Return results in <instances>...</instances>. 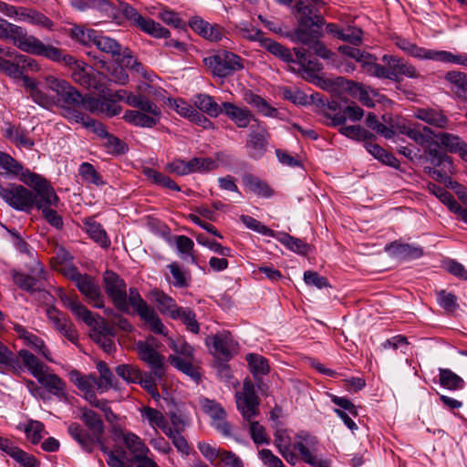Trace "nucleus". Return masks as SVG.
I'll return each mask as SVG.
<instances>
[{"label": "nucleus", "mask_w": 467, "mask_h": 467, "mask_svg": "<svg viewBox=\"0 0 467 467\" xmlns=\"http://www.w3.org/2000/svg\"><path fill=\"white\" fill-rule=\"evenodd\" d=\"M45 426L38 420H30L25 427L26 438L32 444L39 443L43 438Z\"/></svg>", "instance_id": "69168bd1"}, {"label": "nucleus", "mask_w": 467, "mask_h": 467, "mask_svg": "<svg viewBox=\"0 0 467 467\" xmlns=\"http://www.w3.org/2000/svg\"><path fill=\"white\" fill-rule=\"evenodd\" d=\"M146 325L150 327V331L162 336H167L168 330L161 322L156 311L150 307L142 316L140 317Z\"/></svg>", "instance_id": "864d4df0"}, {"label": "nucleus", "mask_w": 467, "mask_h": 467, "mask_svg": "<svg viewBox=\"0 0 467 467\" xmlns=\"http://www.w3.org/2000/svg\"><path fill=\"white\" fill-rule=\"evenodd\" d=\"M114 435L116 438L122 440L125 447L133 455L138 465L145 464L147 461H152L149 457L150 451L140 437L121 428H114Z\"/></svg>", "instance_id": "2eb2a0df"}, {"label": "nucleus", "mask_w": 467, "mask_h": 467, "mask_svg": "<svg viewBox=\"0 0 467 467\" xmlns=\"http://www.w3.org/2000/svg\"><path fill=\"white\" fill-rule=\"evenodd\" d=\"M444 78L449 82L451 90L467 103V74L460 71H449Z\"/></svg>", "instance_id": "c9c22d12"}, {"label": "nucleus", "mask_w": 467, "mask_h": 467, "mask_svg": "<svg viewBox=\"0 0 467 467\" xmlns=\"http://www.w3.org/2000/svg\"><path fill=\"white\" fill-rule=\"evenodd\" d=\"M150 296L152 300H154V302L157 304L160 312L163 315L169 316L171 318H172V316H174L176 311H178L180 308L171 296L164 294L161 290H151Z\"/></svg>", "instance_id": "e433bc0d"}, {"label": "nucleus", "mask_w": 467, "mask_h": 467, "mask_svg": "<svg viewBox=\"0 0 467 467\" xmlns=\"http://www.w3.org/2000/svg\"><path fill=\"white\" fill-rule=\"evenodd\" d=\"M376 57L371 55V59H367L363 68L370 76L394 80L395 74L390 71V67L379 65L376 62Z\"/></svg>", "instance_id": "a18cd8bd"}, {"label": "nucleus", "mask_w": 467, "mask_h": 467, "mask_svg": "<svg viewBox=\"0 0 467 467\" xmlns=\"http://www.w3.org/2000/svg\"><path fill=\"white\" fill-rule=\"evenodd\" d=\"M396 134H403L408 136L420 146H428L433 140L434 132L428 127L420 125L397 124L394 127Z\"/></svg>", "instance_id": "412c9836"}, {"label": "nucleus", "mask_w": 467, "mask_h": 467, "mask_svg": "<svg viewBox=\"0 0 467 467\" xmlns=\"http://www.w3.org/2000/svg\"><path fill=\"white\" fill-rule=\"evenodd\" d=\"M127 304L128 306L130 305L132 306L139 317L142 316L151 307L141 297L136 287H130L129 294L127 295Z\"/></svg>", "instance_id": "e2e57ef3"}, {"label": "nucleus", "mask_w": 467, "mask_h": 467, "mask_svg": "<svg viewBox=\"0 0 467 467\" xmlns=\"http://www.w3.org/2000/svg\"><path fill=\"white\" fill-rule=\"evenodd\" d=\"M0 371L3 373H14L16 375H20L24 372L23 366L18 357L2 342H0Z\"/></svg>", "instance_id": "c85d7f7f"}, {"label": "nucleus", "mask_w": 467, "mask_h": 467, "mask_svg": "<svg viewBox=\"0 0 467 467\" xmlns=\"http://www.w3.org/2000/svg\"><path fill=\"white\" fill-rule=\"evenodd\" d=\"M169 359L174 368L188 375L195 382L201 379V375L197 368L192 364L191 358L187 359L180 356H170Z\"/></svg>", "instance_id": "de8ad7c7"}, {"label": "nucleus", "mask_w": 467, "mask_h": 467, "mask_svg": "<svg viewBox=\"0 0 467 467\" xmlns=\"http://www.w3.org/2000/svg\"><path fill=\"white\" fill-rule=\"evenodd\" d=\"M189 25L194 32L209 41L217 42L223 37L222 26L216 24H210L199 16L192 17Z\"/></svg>", "instance_id": "b1692460"}, {"label": "nucleus", "mask_w": 467, "mask_h": 467, "mask_svg": "<svg viewBox=\"0 0 467 467\" xmlns=\"http://www.w3.org/2000/svg\"><path fill=\"white\" fill-rule=\"evenodd\" d=\"M250 126L245 149L249 158L260 160L268 150L271 136L264 123L257 119Z\"/></svg>", "instance_id": "1a4fd4ad"}, {"label": "nucleus", "mask_w": 467, "mask_h": 467, "mask_svg": "<svg viewBox=\"0 0 467 467\" xmlns=\"http://www.w3.org/2000/svg\"><path fill=\"white\" fill-rule=\"evenodd\" d=\"M192 100L198 111L207 114L211 118H216L223 112V104L219 105L209 94H197Z\"/></svg>", "instance_id": "c756f323"}, {"label": "nucleus", "mask_w": 467, "mask_h": 467, "mask_svg": "<svg viewBox=\"0 0 467 467\" xmlns=\"http://www.w3.org/2000/svg\"><path fill=\"white\" fill-rule=\"evenodd\" d=\"M16 356L19 360H22L23 368L25 367L35 379L39 377L43 372H46L49 368L27 349H20Z\"/></svg>", "instance_id": "72a5a7b5"}, {"label": "nucleus", "mask_w": 467, "mask_h": 467, "mask_svg": "<svg viewBox=\"0 0 467 467\" xmlns=\"http://www.w3.org/2000/svg\"><path fill=\"white\" fill-rule=\"evenodd\" d=\"M119 2V10L126 19L140 28L144 33L156 38H168L171 36L170 31L161 24L152 19L143 17L130 4L118 0Z\"/></svg>", "instance_id": "6e6552de"}, {"label": "nucleus", "mask_w": 467, "mask_h": 467, "mask_svg": "<svg viewBox=\"0 0 467 467\" xmlns=\"http://www.w3.org/2000/svg\"><path fill=\"white\" fill-rule=\"evenodd\" d=\"M99 377L97 378V389L102 393L113 387V374L105 362L97 365Z\"/></svg>", "instance_id": "680f3d73"}, {"label": "nucleus", "mask_w": 467, "mask_h": 467, "mask_svg": "<svg viewBox=\"0 0 467 467\" xmlns=\"http://www.w3.org/2000/svg\"><path fill=\"white\" fill-rule=\"evenodd\" d=\"M17 20L19 21H26L31 24L39 25L47 28H50L52 26V21L47 18L42 13L33 10L27 9L25 7H20V11H18Z\"/></svg>", "instance_id": "37998d69"}, {"label": "nucleus", "mask_w": 467, "mask_h": 467, "mask_svg": "<svg viewBox=\"0 0 467 467\" xmlns=\"http://www.w3.org/2000/svg\"><path fill=\"white\" fill-rule=\"evenodd\" d=\"M191 173H204L218 168L217 162L212 158H192L189 161Z\"/></svg>", "instance_id": "0e129e2a"}, {"label": "nucleus", "mask_w": 467, "mask_h": 467, "mask_svg": "<svg viewBox=\"0 0 467 467\" xmlns=\"http://www.w3.org/2000/svg\"><path fill=\"white\" fill-rule=\"evenodd\" d=\"M75 285L93 307H104V296L101 288L92 276L84 274Z\"/></svg>", "instance_id": "a211bd4d"}, {"label": "nucleus", "mask_w": 467, "mask_h": 467, "mask_svg": "<svg viewBox=\"0 0 467 467\" xmlns=\"http://www.w3.org/2000/svg\"><path fill=\"white\" fill-rule=\"evenodd\" d=\"M99 33V32L95 29L88 28L80 25H74L69 29V36L71 39L87 47L95 44Z\"/></svg>", "instance_id": "4c0bfd02"}, {"label": "nucleus", "mask_w": 467, "mask_h": 467, "mask_svg": "<svg viewBox=\"0 0 467 467\" xmlns=\"http://www.w3.org/2000/svg\"><path fill=\"white\" fill-rule=\"evenodd\" d=\"M205 344L214 357L224 361L230 360L237 353L238 349V343L228 331H223L214 336L207 337Z\"/></svg>", "instance_id": "ddd939ff"}, {"label": "nucleus", "mask_w": 467, "mask_h": 467, "mask_svg": "<svg viewBox=\"0 0 467 467\" xmlns=\"http://www.w3.org/2000/svg\"><path fill=\"white\" fill-rule=\"evenodd\" d=\"M30 273L32 275H15V282L20 288L33 292L39 289L38 280L45 278L44 267L38 260L34 261Z\"/></svg>", "instance_id": "393cba45"}, {"label": "nucleus", "mask_w": 467, "mask_h": 467, "mask_svg": "<svg viewBox=\"0 0 467 467\" xmlns=\"http://www.w3.org/2000/svg\"><path fill=\"white\" fill-rule=\"evenodd\" d=\"M26 174L27 177L24 179V182L34 188V206L40 211L57 208L59 198L47 181L33 172H27Z\"/></svg>", "instance_id": "0eeeda50"}, {"label": "nucleus", "mask_w": 467, "mask_h": 467, "mask_svg": "<svg viewBox=\"0 0 467 467\" xmlns=\"http://www.w3.org/2000/svg\"><path fill=\"white\" fill-rule=\"evenodd\" d=\"M309 22V18L299 17L297 19V27L288 33L286 35L287 37H289L292 42L311 46L322 34L318 29L311 27Z\"/></svg>", "instance_id": "6ab92c4d"}, {"label": "nucleus", "mask_w": 467, "mask_h": 467, "mask_svg": "<svg viewBox=\"0 0 467 467\" xmlns=\"http://www.w3.org/2000/svg\"><path fill=\"white\" fill-rule=\"evenodd\" d=\"M70 380L83 392L94 389L97 387V377L95 375H82L77 370L69 373Z\"/></svg>", "instance_id": "4d7b16f0"}, {"label": "nucleus", "mask_w": 467, "mask_h": 467, "mask_svg": "<svg viewBox=\"0 0 467 467\" xmlns=\"http://www.w3.org/2000/svg\"><path fill=\"white\" fill-rule=\"evenodd\" d=\"M200 405L202 410L211 417L212 425L223 436H231V425L225 420L226 412L221 404L213 400L202 398Z\"/></svg>", "instance_id": "f3484780"}, {"label": "nucleus", "mask_w": 467, "mask_h": 467, "mask_svg": "<svg viewBox=\"0 0 467 467\" xmlns=\"http://www.w3.org/2000/svg\"><path fill=\"white\" fill-rule=\"evenodd\" d=\"M100 51L109 54L112 57H123L132 58L129 48H122L121 45L109 36H102L99 33V36L94 44Z\"/></svg>", "instance_id": "cd10ccee"}, {"label": "nucleus", "mask_w": 467, "mask_h": 467, "mask_svg": "<svg viewBox=\"0 0 467 467\" xmlns=\"http://www.w3.org/2000/svg\"><path fill=\"white\" fill-rule=\"evenodd\" d=\"M14 330L26 346L43 356L47 360L53 361L51 353L42 338L19 324H15Z\"/></svg>", "instance_id": "4be33fe9"}, {"label": "nucleus", "mask_w": 467, "mask_h": 467, "mask_svg": "<svg viewBox=\"0 0 467 467\" xmlns=\"http://www.w3.org/2000/svg\"><path fill=\"white\" fill-rule=\"evenodd\" d=\"M0 38L11 39L14 45L23 52L36 55L39 53L43 42L19 26L0 19Z\"/></svg>", "instance_id": "39448f33"}, {"label": "nucleus", "mask_w": 467, "mask_h": 467, "mask_svg": "<svg viewBox=\"0 0 467 467\" xmlns=\"http://www.w3.org/2000/svg\"><path fill=\"white\" fill-rule=\"evenodd\" d=\"M172 319H182L188 330L194 334H198L200 331L196 315L188 307H180L176 314L172 316Z\"/></svg>", "instance_id": "bf43d9fd"}, {"label": "nucleus", "mask_w": 467, "mask_h": 467, "mask_svg": "<svg viewBox=\"0 0 467 467\" xmlns=\"http://www.w3.org/2000/svg\"><path fill=\"white\" fill-rule=\"evenodd\" d=\"M237 409L243 418L248 421L259 413V398L255 392L253 382L245 379L243 384V390L235 393Z\"/></svg>", "instance_id": "f8f14e48"}, {"label": "nucleus", "mask_w": 467, "mask_h": 467, "mask_svg": "<svg viewBox=\"0 0 467 467\" xmlns=\"http://www.w3.org/2000/svg\"><path fill=\"white\" fill-rule=\"evenodd\" d=\"M0 197L17 211L28 212L34 207V193L22 185L0 183Z\"/></svg>", "instance_id": "9d476101"}, {"label": "nucleus", "mask_w": 467, "mask_h": 467, "mask_svg": "<svg viewBox=\"0 0 467 467\" xmlns=\"http://www.w3.org/2000/svg\"><path fill=\"white\" fill-rule=\"evenodd\" d=\"M439 382L449 390H459L465 385L464 380L449 368H439Z\"/></svg>", "instance_id": "a19ab883"}, {"label": "nucleus", "mask_w": 467, "mask_h": 467, "mask_svg": "<svg viewBox=\"0 0 467 467\" xmlns=\"http://www.w3.org/2000/svg\"><path fill=\"white\" fill-rule=\"evenodd\" d=\"M37 56L53 62H62L70 70L72 80L81 87L94 90L101 89L102 84L98 78L103 77V74L95 73L93 68L82 60L77 59L71 55L63 54L61 49L46 44H43Z\"/></svg>", "instance_id": "f03ea898"}, {"label": "nucleus", "mask_w": 467, "mask_h": 467, "mask_svg": "<svg viewBox=\"0 0 467 467\" xmlns=\"http://www.w3.org/2000/svg\"><path fill=\"white\" fill-rule=\"evenodd\" d=\"M81 420L92 433L88 434L78 423L73 422L67 428L69 435L88 452L93 451L96 444L103 446L104 423L99 416L91 410H86L81 415Z\"/></svg>", "instance_id": "7ed1b4c3"}, {"label": "nucleus", "mask_w": 467, "mask_h": 467, "mask_svg": "<svg viewBox=\"0 0 467 467\" xmlns=\"http://www.w3.org/2000/svg\"><path fill=\"white\" fill-rule=\"evenodd\" d=\"M277 241L287 247L289 250L300 254H306L309 251V245L303 240L293 237L285 233H278Z\"/></svg>", "instance_id": "09e8293b"}, {"label": "nucleus", "mask_w": 467, "mask_h": 467, "mask_svg": "<svg viewBox=\"0 0 467 467\" xmlns=\"http://www.w3.org/2000/svg\"><path fill=\"white\" fill-rule=\"evenodd\" d=\"M140 414L142 422H147L157 432L158 429L163 427L167 420L163 413L157 409L144 406L140 409Z\"/></svg>", "instance_id": "ea45409f"}, {"label": "nucleus", "mask_w": 467, "mask_h": 467, "mask_svg": "<svg viewBox=\"0 0 467 467\" xmlns=\"http://www.w3.org/2000/svg\"><path fill=\"white\" fill-rule=\"evenodd\" d=\"M294 450L297 451L304 462L311 467H330L329 462L318 457L317 440L307 432L299 433L293 444Z\"/></svg>", "instance_id": "9b49d317"}, {"label": "nucleus", "mask_w": 467, "mask_h": 467, "mask_svg": "<svg viewBox=\"0 0 467 467\" xmlns=\"http://www.w3.org/2000/svg\"><path fill=\"white\" fill-rule=\"evenodd\" d=\"M36 379L45 389L59 400H67L66 382L57 374L53 373L50 368Z\"/></svg>", "instance_id": "aec40b11"}, {"label": "nucleus", "mask_w": 467, "mask_h": 467, "mask_svg": "<svg viewBox=\"0 0 467 467\" xmlns=\"http://www.w3.org/2000/svg\"><path fill=\"white\" fill-rule=\"evenodd\" d=\"M0 171L5 175H13L20 178L22 182L27 177V169H24L21 163L11 157L9 154L0 151Z\"/></svg>", "instance_id": "f704fd0d"}, {"label": "nucleus", "mask_w": 467, "mask_h": 467, "mask_svg": "<svg viewBox=\"0 0 467 467\" xmlns=\"http://www.w3.org/2000/svg\"><path fill=\"white\" fill-rule=\"evenodd\" d=\"M10 457L22 467H40L39 461L34 455L27 453L17 446L11 451Z\"/></svg>", "instance_id": "774afa93"}, {"label": "nucleus", "mask_w": 467, "mask_h": 467, "mask_svg": "<svg viewBox=\"0 0 467 467\" xmlns=\"http://www.w3.org/2000/svg\"><path fill=\"white\" fill-rule=\"evenodd\" d=\"M382 60L390 67V71L395 74L394 79H398L401 76L411 78L420 77L419 72L411 64L406 63L396 57L384 55Z\"/></svg>", "instance_id": "7c9ffc66"}, {"label": "nucleus", "mask_w": 467, "mask_h": 467, "mask_svg": "<svg viewBox=\"0 0 467 467\" xmlns=\"http://www.w3.org/2000/svg\"><path fill=\"white\" fill-rule=\"evenodd\" d=\"M365 148L375 159L379 160L382 163L390 167H397L399 165V161L379 145L372 142H366Z\"/></svg>", "instance_id": "3c124183"}, {"label": "nucleus", "mask_w": 467, "mask_h": 467, "mask_svg": "<svg viewBox=\"0 0 467 467\" xmlns=\"http://www.w3.org/2000/svg\"><path fill=\"white\" fill-rule=\"evenodd\" d=\"M129 106L134 109L126 110L123 119L133 126L151 129L161 120V108L145 95L141 94L137 100L130 99Z\"/></svg>", "instance_id": "20e7f679"}, {"label": "nucleus", "mask_w": 467, "mask_h": 467, "mask_svg": "<svg viewBox=\"0 0 467 467\" xmlns=\"http://www.w3.org/2000/svg\"><path fill=\"white\" fill-rule=\"evenodd\" d=\"M116 373L127 383L137 384L140 380L142 371L136 365L121 364L116 368Z\"/></svg>", "instance_id": "13d9d810"}, {"label": "nucleus", "mask_w": 467, "mask_h": 467, "mask_svg": "<svg viewBox=\"0 0 467 467\" xmlns=\"http://www.w3.org/2000/svg\"><path fill=\"white\" fill-rule=\"evenodd\" d=\"M105 290L114 306L121 312H128L127 287L125 281L112 271H106L103 276Z\"/></svg>", "instance_id": "4468645a"}, {"label": "nucleus", "mask_w": 467, "mask_h": 467, "mask_svg": "<svg viewBox=\"0 0 467 467\" xmlns=\"http://www.w3.org/2000/svg\"><path fill=\"white\" fill-rule=\"evenodd\" d=\"M109 72V83H114L116 85L124 86L128 84L130 78L126 69L120 65L114 63L107 67Z\"/></svg>", "instance_id": "338daca9"}, {"label": "nucleus", "mask_w": 467, "mask_h": 467, "mask_svg": "<svg viewBox=\"0 0 467 467\" xmlns=\"http://www.w3.org/2000/svg\"><path fill=\"white\" fill-rule=\"evenodd\" d=\"M245 359L248 363L251 373L254 378L265 375L269 372V365L267 359L261 355L250 353L247 354Z\"/></svg>", "instance_id": "8fccbe9b"}, {"label": "nucleus", "mask_w": 467, "mask_h": 467, "mask_svg": "<svg viewBox=\"0 0 467 467\" xmlns=\"http://www.w3.org/2000/svg\"><path fill=\"white\" fill-rule=\"evenodd\" d=\"M367 126L378 134L383 136L386 139H392L396 135L394 130V125L390 127L386 126L379 121L377 116L373 113H368L366 118Z\"/></svg>", "instance_id": "052dcab7"}, {"label": "nucleus", "mask_w": 467, "mask_h": 467, "mask_svg": "<svg viewBox=\"0 0 467 467\" xmlns=\"http://www.w3.org/2000/svg\"><path fill=\"white\" fill-rule=\"evenodd\" d=\"M236 29L243 38L258 42L261 47L263 46V40L267 39V37L264 36L262 30L247 22H241L236 26Z\"/></svg>", "instance_id": "5fc2aeb1"}, {"label": "nucleus", "mask_w": 467, "mask_h": 467, "mask_svg": "<svg viewBox=\"0 0 467 467\" xmlns=\"http://www.w3.org/2000/svg\"><path fill=\"white\" fill-rule=\"evenodd\" d=\"M389 249L393 254L403 259H416L423 254L421 247L409 244L394 242L390 244Z\"/></svg>", "instance_id": "79ce46f5"}, {"label": "nucleus", "mask_w": 467, "mask_h": 467, "mask_svg": "<svg viewBox=\"0 0 467 467\" xmlns=\"http://www.w3.org/2000/svg\"><path fill=\"white\" fill-rule=\"evenodd\" d=\"M175 244L177 254L182 260L192 265H197V260L193 254L194 243L186 235L175 236Z\"/></svg>", "instance_id": "58836bf2"}, {"label": "nucleus", "mask_w": 467, "mask_h": 467, "mask_svg": "<svg viewBox=\"0 0 467 467\" xmlns=\"http://www.w3.org/2000/svg\"><path fill=\"white\" fill-rule=\"evenodd\" d=\"M262 47L265 48L268 52H270L275 57L280 58L284 62L295 63V58L290 49L284 47L278 42L267 38L266 40H263Z\"/></svg>", "instance_id": "c03bdc74"}, {"label": "nucleus", "mask_w": 467, "mask_h": 467, "mask_svg": "<svg viewBox=\"0 0 467 467\" xmlns=\"http://www.w3.org/2000/svg\"><path fill=\"white\" fill-rule=\"evenodd\" d=\"M244 184L254 194L268 198L272 195L268 184L252 174H246L243 178Z\"/></svg>", "instance_id": "49530a36"}, {"label": "nucleus", "mask_w": 467, "mask_h": 467, "mask_svg": "<svg viewBox=\"0 0 467 467\" xmlns=\"http://www.w3.org/2000/svg\"><path fill=\"white\" fill-rule=\"evenodd\" d=\"M47 317L53 327L69 341L75 342L78 339L77 331L64 314L55 307H48L47 309Z\"/></svg>", "instance_id": "5701e85b"}, {"label": "nucleus", "mask_w": 467, "mask_h": 467, "mask_svg": "<svg viewBox=\"0 0 467 467\" xmlns=\"http://www.w3.org/2000/svg\"><path fill=\"white\" fill-rule=\"evenodd\" d=\"M243 58L230 51H221L203 58V64L215 77L224 78L244 68Z\"/></svg>", "instance_id": "423d86ee"}, {"label": "nucleus", "mask_w": 467, "mask_h": 467, "mask_svg": "<svg viewBox=\"0 0 467 467\" xmlns=\"http://www.w3.org/2000/svg\"><path fill=\"white\" fill-rule=\"evenodd\" d=\"M59 299L68 310L79 320L91 328L90 337L99 345L102 349L110 354L115 351L113 328L109 327L99 316H95L78 299L76 294L59 292Z\"/></svg>", "instance_id": "f257e3e1"}, {"label": "nucleus", "mask_w": 467, "mask_h": 467, "mask_svg": "<svg viewBox=\"0 0 467 467\" xmlns=\"http://www.w3.org/2000/svg\"><path fill=\"white\" fill-rule=\"evenodd\" d=\"M433 138H436L437 142L447 150L453 153L458 152L462 158L467 161V144L462 140L459 136L451 133L440 132L438 134L434 133Z\"/></svg>", "instance_id": "a878e982"}, {"label": "nucleus", "mask_w": 467, "mask_h": 467, "mask_svg": "<svg viewBox=\"0 0 467 467\" xmlns=\"http://www.w3.org/2000/svg\"><path fill=\"white\" fill-rule=\"evenodd\" d=\"M223 111L234 124L241 129L247 128L253 119L251 111L246 108H240L232 102H223ZM255 119H254V120Z\"/></svg>", "instance_id": "bb28decb"}, {"label": "nucleus", "mask_w": 467, "mask_h": 467, "mask_svg": "<svg viewBox=\"0 0 467 467\" xmlns=\"http://www.w3.org/2000/svg\"><path fill=\"white\" fill-rule=\"evenodd\" d=\"M136 350L140 360L146 363L152 374L160 379L164 371V357L151 346L150 339L137 342Z\"/></svg>", "instance_id": "dca6fc26"}, {"label": "nucleus", "mask_w": 467, "mask_h": 467, "mask_svg": "<svg viewBox=\"0 0 467 467\" xmlns=\"http://www.w3.org/2000/svg\"><path fill=\"white\" fill-rule=\"evenodd\" d=\"M84 230L90 239L99 244L102 248H108L110 245V240L103 226L92 218L82 220Z\"/></svg>", "instance_id": "2f4dec72"}, {"label": "nucleus", "mask_w": 467, "mask_h": 467, "mask_svg": "<svg viewBox=\"0 0 467 467\" xmlns=\"http://www.w3.org/2000/svg\"><path fill=\"white\" fill-rule=\"evenodd\" d=\"M414 116L418 119L440 129L446 128L449 122L448 118L441 110L434 109H418L414 112Z\"/></svg>", "instance_id": "473e14b6"}, {"label": "nucleus", "mask_w": 467, "mask_h": 467, "mask_svg": "<svg viewBox=\"0 0 467 467\" xmlns=\"http://www.w3.org/2000/svg\"><path fill=\"white\" fill-rule=\"evenodd\" d=\"M143 173L149 180H151L154 183L160 186L176 192L181 191L180 186L175 182H173L169 176H166L165 174L159 172L158 171L152 168H145L143 170Z\"/></svg>", "instance_id": "6e6d98bb"}, {"label": "nucleus", "mask_w": 467, "mask_h": 467, "mask_svg": "<svg viewBox=\"0 0 467 467\" xmlns=\"http://www.w3.org/2000/svg\"><path fill=\"white\" fill-rule=\"evenodd\" d=\"M5 135L11 142L19 147L31 149L35 144L34 140L28 138L24 130L14 126L8 127L5 130Z\"/></svg>", "instance_id": "603ef678"}]
</instances>
